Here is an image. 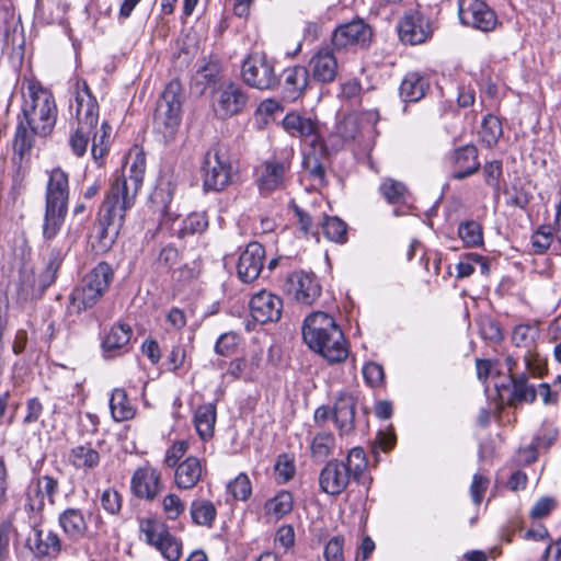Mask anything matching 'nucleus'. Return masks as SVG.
<instances>
[{
    "label": "nucleus",
    "instance_id": "29",
    "mask_svg": "<svg viewBox=\"0 0 561 561\" xmlns=\"http://www.w3.org/2000/svg\"><path fill=\"white\" fill-rule=\"evenodd\" d=\"M478 148L474 145H465L457 148L453 156L451 161L455 168L453 178L462 180L468 178L480 169Z\"/></svg>",
    "mask_w": 561,
    "mask_h": 561
},
{
    "label": "nucleus",
    "instance_id": "27",
    "mask_svg": "<svg viewBox=\"0 0 561 561\" xmlns=\"http://www.w3.org/2000/svg\"><path fill=\"white\" fill-rule=\"evenodd\" d=\"M133 330L128 324H114L104 335L101 347L105 358H114L128 352Z\"/></svg>",
    "mask_w": 561,
    "mask_h": 561
},
{
    "label": "nucleus",
    "instance_id": "32",
    "mask_svg": "<svg viewBox=\"0 0 561 561\" xmlns=\"http://www.w3.org/2000/svg\"><path fill=\"white\" fill-rule=\"evenodd\" d=\"M202 474V461L197 457L191 456L176 466L174 482L179 489L188 490L198 483Z\"/></svg>",
    "mask_w": 561,
    "mask_h": 561
},
{
    "label": "nucleus",
    "instance_id": "23",
    "mask_svg": "<svg viewBox=\"0 0 561 561\" xmlns=\"http://www.w3.org/2000/svg\"><path fill=\"white\" fill-rule=\"evenodd\" d=\"M130 486L135 496L152 501L161 491V474L151 467L138 468L131 477Z\"/></svg>",
    "mask_w": 561,
    "mask_h": 561
},
{
    "label": "nucleus",
    "instance_id": "57",
    "mask_svg": "<svg viewBox=\"0 0 561 561\" xmlns=\"http://www.w3.org/2000/svg\"><path fill=\"white\" fill-rule=\"evenodd\" d=\"M188 443L186 440L175 442L165 453L164 465L173 468L179 465L180 459L186 454Z\"/></svg>",
    "mask_w": 561,
    "mask_h": 561
},
{
    "label": "nucleus",
    "instance_id": "58",
    "mask_svg": "<svg viewBox=\"0 0 561 561\" xmlns=\"http://www.w3.org/2000/svg\"><path fill=\"white\" fill-rule=\"evenodd\" d=\"M363 376L370 387H378L383 381V368L375 362L367 363L363 367Z\"/></svg>",
    "mask_w": 561,
    "mask_h": 561
},
{
    "label": "nucleus",
    "instance_id": "22",
    "mask_svg": "<svg viewBox=\"0 0 561 561\" xmlns=\"http://www.w3.org/2000/svg\"><path fill=\"white\" fill-rule=\"evenodd\" d=\"M265 250L259 242H250L241 253L237 266L238 276L243 283L255 280L262 270Z\"/></svg>",
    "mask_w": 561,
    "mask_h": 561
},
{
    "label": "nucleus",
    "instance_id": "51",
    "mask_svg": "<svg viewBox=\"0 0 561 561\" xmlns=\"http://www.w3.org/2000/svg\"><path fill=\"white\" fill-rule=\"evenodd\" d=\"M172 197H173V190L170 186V184H168L167 188L160 187L159 190H157L154 192V195H153L154 201L160 198L161 202L163 203V207L161 209L162 225H165L169 221H174L178 218L176 211L173 210L171 207Z\"/></svg>",
    "mask_w": 561,
    "mask_h": 561
},
{
    "label": "nucleus",
    "instance_id": "49",
    "mask_svg": "<svg viewBox=\"0 0 561 561\" xmlns=\"http://www.w3.org/2000/svg\"><path fill=\"white\" fill-rule=\"evenodd\" d=\"M458 234L468 247H478L483 243L481 226L473 220L459 225Z\"/></svg>",
    "mask_w": 561,
    "mask_h": 561
},
{
    "label": "nucleus",
    "instance_id": "38",
    "mask_svg": "<svg viewBox=\"0 0 561 561\" xmlns=\"http://www.w3.org/2000/svg\"><path fill=\"white\" fill-rule=\"evenodd\" d=\"M538 336L537 329L527 325L520 324L515 327L512 334V342L517 347L526 348V353L524 354V359L528 369L533 370L530 364L531 350L535 346L536 337Z\"/></svg>",
    "mask_w": 561,
    "mask_h": 561
},
{
    "label": "nucleus",
    "instance_id": "52",
    "mask_svg": "<svg viewBox=\"0 0 561 561\" xmlns=\"http://www.w3.org/2000/svg\"><path fill=\"white\" fill-rule=\"evenodd\" d=\"M379 191L389 203L396 204L403 201L407 188L403 183L387 179L380 185Z\"/></svg>",
    "mask_w": 561,
    "mask_h": 561
},
{
    "label": "nucleus",
    "instance_id": "24",
    "mask_svg": "<svg viewBox=\"0 0 561 561\" xmlns=\"http://www.w3.org/2000/svg\"><path fill=\"white\" fill-rule=\"evenodd\" d=\"M59 492V482L56 478L45 474L38 477L28 486L27 505L32 511H42L45 506V497L53 505Z\"/></svg>",
    "mask_w": 561,
    "mask_h": 561
},
{
    "label": "nucleus",
    "instance_id": "56",
    "mask_svg": "<svg viewBox=\"0 0 561 561\" xmlns=\"http://www.w3.org/2000/svg\"><path fill=\"white\" fill-rule=\"evenodd\" d=\"M505 194L507 196L506 204L520 209L526 208L531 199V194L522 187L513 186Z\"/></svg>",
    "mask_w": 561,
    "mask_h": 561
},
{
    "label": "nucleus",
    "instance_id": "20",
    "mask_svg": "<svg viewBox=\"0 0 561 561\" xmlns=\"http://www.w3.org/2000/svg\"><path fill=\"white\" fill-rule=\"evenodd\" d=\"M351 478L343 461L331 460L321 470L319 484L324 493L336 496L347 488Z\"/></svg>",
    "mask_w": 561,
    "mask_h": 561
},
{
    "label": "nucleus",
    "instance_id": "46",
    "mask_svg": "<svg viewBox=\"0 0 561 561\" xmlns=\"http://www.w3.org/2000/svg\"><path fill=\"white\" fill-rule=\"evenodd\" d=\"M335 447V437L330 432L318 433L311 442V454L316 459H325Z\"/></svg>",
    "mask_w": 561,
    "mask_h": 561
},
{
    "label": "nucleus",
    "instance_id": "37",
    "mask_svg": "<svg viewBox=\"0 0 561 561\" xmlns=\"http://www.w3.org/2000/svg\"><path fill=\"white\" fill-rule=\"evenodd\" d=\"M110 409L112 416L116 422L130 420L135 415V409L130 403L126 391L121 388L113 390L110 399Z\"/></svg>",
    "mask_w": 561,
    "mask_h": 561
},
{
    "label": "nucleus",
    "instance_id": "53",
    "mask_svg": "<svg viewBox=\"0 0 561 561\" xmlns=\"http://www.w3.org/2000/svg\"><path fill=\"white\" fill-rule=\"evenodd\" d=\"M228 490L236 500L245 501L252 492L249 477L244 473H240L228 484Z\"/></svg>",
    "mask_w": 561,
    "mask_h": 561
},
{
    "label": "nucleus",
    "instance_id": "61",
    "mask_svg": "<svg viewBox=\"0 0 561 561\" xmlns=\"http://www.w3.org/2000/svg\"><path fill=\"white\" fill-rule=\"evenodd\" d=\"M557 502L551 496L540 497L530 510V517L534 519H541L548 516L556 507Z\"/></svg>",
    "mask_w": 561,
    "mask_h": 561
},
{
    "label": "nucleus",
    "instance_id": "64",
    "mask_svg": "<svg viewBox=\"0 0 561 561\" xmlns=\"http://www.w3.org/2000/svg\"><path fill=\"white\" fill-rule=\"evenodd\" d=\"M484 181L488 185L497 188L499 180L502 175V162L494 160L483 167Z\"/></svg>",
    "mask_w": 561,
    "mask_h": 561
},
{
    "label": "nucleus",
    "instance_id": "8",
    "mask_svg": "<svg viewBox=\"0 0 561 561\" xmlns=\"http://www.w3.org/2000/svg\"><path fill=\"white\" fill-rule=\"evenodd\" d=\"M182 84L179 80H171L158 102L154 113V128L165 138L172 137L181 122Z\"/></svg>",
    "mask_w": 561,
    "mask_h": 561
},
{
    "label": "nucleus",
    "instance_id": "36",
    "mask_svg": "<svg viewBox=\"0 0 561 561\" xmlns=\"http://www.w3.org/2000/svg\"><path fill=\"white\" fill-rule=\"evenodd\" d=\"M216 415V405L214 403H205L196 409L194 423L202 439L206 440L213 437Z\"/></svg>",
    "mask_w": 561,
    "mask_h": 561
},
{
    "label": "nucleus",
    "instance_id": "40",
    "mask_svg": "<svg viewBox=\"0 0 561 561\" xmlns=\"http://www.w3.org/2000/svg\"><path fill=\"white\" fill-rule=\"evenodd\" d=\"M208 228V219L204 213L190 214L183 221L181 227L173 233L179 239L188 236L201 234Z\"/></svg>",
    "mask_w": 561,
    "mask_h": 561
},
{
    "label": "nucleus",
    "instance_id": "21",
    "mask_svg": "<svg viewBox=\"0 0 561 561\" xmlns=\"http://www.w3.org/2000/svg\"><path fill=\"white\" fill-rule=\"evenodd\" d=\"M328 156L329 148L324 140L310 144L304 152V171L320 185L325 183Z\"/></svg>",
    "mask_w": 561,
    "mask_h": 561
},
{
    "label": "nucleus",
    "instance_id": "44",
    "mask_svg": "<svg viewBox=\"0 0 561 561\" xmlns=\"http://www.w3.org/2000/svg\"><path fill=\"white\" fill-rule=\"evenodd\" d=\"M512 397L511 402H533L536 399L537 391L534 386L528 385L525 375L511 376Z\"/></svg>",
    "mask_w": 561,
    "mask_h": 561
},
{
    "label": "nucleus",
    "instance_id": "17",
    "mask_svg": "<svg viewBox=\"0 0 561 561\" xmlns=\"http://www.w3.org/2000/svg\"><path fill=\"white\" fill-rule=\"evenodd\" d=\"M371 28L362 19L342 24L332 35V45L335 49H346L352 46H368L371 39Z\"/></svg>",
    "mask_w": 561,
    "mask_h": 561
},
{
    "label": "nucleus",
    "instance_id": "47",
    "mask_svg": "<svg viewBox=\"0 0 561 561\" xmlns=\"http://www.w3.org/2000/svg\"><path fill=\"white\" fill-rule=\"evenodd\" d=\"M367 459L363 448L354 447L350 450L345 468L354 480H358L367 468Z\"/></svg>",
    "mask_w": 561,
    "mask_h": 561
},
{
    "label": "nucleus",
    "instance_id": "18",
    "mask_svg": "<svg viewBox=\"0 0 561 561\" xmlns=\"http://www.w3.org/2000/svg\"><path fill=\"white\" fill-rule=\"evenodd\" d=\"M25 546L38 559L56 558L61 550V541L56 533L37 527L28 534Z\"/></svg>",
    "mask_w": 561,
    "mask_h": 561
},
{
    "label": "nucleus",
    "instance_id": "55",
    "mask_svg": "<svg viewBox=\"0 0 561 561\" xmlns=\"http://www.w3.org/2000/svg\"><path fill=\"white\" fill-rule=\"evenodd\" d=\"M100 502L101 506L111 515L117 514L122 508V496L112 488L102 492Z\"/></svg>",
    "mask_w": 561,
    "mask_h": 561
},
{
    "label": "nucleus",
    "instance_id": "28",
    "mask_svg": "<svg viewBox=\"0 0 561 561\" xmlns=\"http://www.w3.org/2000/svg\"><path fill=\"white\" fill-rule=\"evenodd\" d=\"M355 398L346 392L340 393L333 405L332 419L341 435H348L355 428Z\"/></svg>",
    "mask_w": 561,
    "mask_h": 561
},
{
    "label": "nucleus",
    "instance_id": "42",
    "mask_svg": "<svg viewBox=\"0 0 561 561\" xmlns=\"http://www.w3.org/2000/svg\"><path fill=\"white\" fill-rule=\"evenodd\" d=\"M503 134L502 123L494 115H486L479 130L481 141L488 147L492 148L495 146Z\"/></svg>",
    "mask_w": 561,
    "mask_h": 561
},
{
    "label": "nucleus",
    "instance_id": "15",
    "mask_svg": "<svg viewBox=\"0 0 561 561\" xmlns=\"http://www.w3.org/2000/svg\"><path fill=\"white\" fill-rule=\"evenodd\" d=\"M44 243L49 252L44 271L34 279L31 291L26 290V295H31L32 297L42 296L44 291L55 283L64 259L70 250V244L66 241L61 245H58L55 243V239H53L49 245L44 239Z\"/></svg>",
    "mask_w": 561,
    "mask_h": 561
},
{
    "label": "nucleus",
    "instance_id": "63",
    "mask_svg": "<svg viewBox=\"0 0 561 561\" xmlns=\"http://www.w3.org/2000/svg\"><path fill=\"white\" fill-rule=\"evenodd\" d=\"M13 530L14 527L10 520H3L0 523V561H7L8 559Z\"/></svg>",
    "mask_w": 561,
    "mask_h": 561
},
{
    "label": "nucleus",
    "instance_id": "3",
    "mask_svg": "<svg viewBox=\"0 0 561 561\" xmlns=\"http://www.w3.org/2000/svg\"><path fill=\"white\" fill-rule=\"evenodd\" d=\"M302 339L310 350L320 354L329 364L342 363L347 358L344 334L335 320L325 312H312L305 319Z\"/></svg>",
    "mask_w": 561,
    "mask_h": 561
},
{
    "label": "nucleus",
    "instance_id": "41",
    "mask_svg": "<svg viewBox=\"0 0 561 561\" xmlns=\"http://www.w3.org/2000/svg\"><path fill=\"white\" fill-rule=\"evenodd\" d=\"M220 73L217 61L204 62L192 78V85L203 93L207 85L214 83Z\"/></svg>",
    "mask_w": 561,
    "mask_h": 561
},
{
    "label": "nucleus",
    "instance_id": "26",
    "mask_svg": "<svg viewBox=\"0 0 561 561\" xmlns=\"http://www.w3.org/2000/svg\"><path fill=\"white\" fill-rule=\"evenodd\" d=\"M290 168V162L287 159L266 160L259 170V187L264 194L271 193L282 187L285 174Z\"/></svg>",
    "mask_w": 561,
    "mask_h": 561
},
{
    "label": "nucleus",
    "instance_id": "2",
    "mask_svg": "<svg viewBox=\"0 0 561 561\" xmlns=\"http://www.w3.org/2000/svg\"><path fill=\"white\" fill-rule=\"evenodd\" d=\"M22 98V117L13 142L21 158L32 149L35 135L46 137L54 130L58 113L53 93L38 82H28Z\"/></svg>",
    "mask_w": 561,
    "mask_h": 561
},
{
    "label": "nucleus",
    "instance_id": "14",
    "mask_svg": "<svg viewBox=\"0 0 561 561\" xmlns=\"http://www.w3.org/2000/svg\"><path fill=\"white\" fill-rule=\"evenodd\" d=\"M248 100V94L241 84L224 82L214 91L213 110L218 118L226 119L241 113Z\"/></svg>",
    "mask_w": 561,
    "mask_h": 561
},
{
    "label": "nucleus",
    "instance_id": "62",
    "mask_svg": "<svg viewBox=\"0 0 561 561\" xmlns=\"http://www.w3.org/2000/svg\"><path fill=\"white\" fill-rule=\"evenodd\" d=\"M344 539L342 536L331 538L324 548V558L327 561H344L343 556Z\"/></svg>",
    "mask_w": 561,
    "mask_h": 561
},
{
    "label": "nucleus",
    "instance_id": "10",
    "mask_svg": "<svg viewBox=\"0 0 561 561\" xmlns=\"http://www.w3.org/2000/svg\"><path fill=\"white\" fill-rule=\"evenodd\" d=\"M438 1L423 2V7L419 8L413 13L405 14L399 23L398 31L400 39L411 45H417L424 43L432 34V25L428 18L424 16V13L434 15L439 12Z\"/></svg>",
    "mask_w": 561,
    "mask_h": 561
},
{
    "label": "nucleus",
    "instance_id": "33",
    "mask_svg": "<svg viewBox=\"0 0 561 561\" xmlns=\"http://www.w3.org/2000/svg\"><path fill=\"white\" fill-rule=\"evenodd\" d=\"M100 460V453L90 443L75 446L69 453V462L84 472L93 471Z\"/></svg>",
    "mask_w": 561,
    "mask_h": 561
},
{
    "label": "nucleus",
    "instance_id": "60",
    "mask_svg": "<svg viewBox=\"0 0 561 561\" xmlns=\"http://www.w3.org/2000/svg\"><path fill=\"white\" fill-rule=\"evenodd\" d=\"M163 511L169 519H176L184 512V503L176 494H168L162 501Z\"/></svg>",
    "mask_w": 561,
    "mask_h": 561
},
{
    "label": "nucleus",
    "instance_id": "34",
    "mask_svg": "<svg viewBox=\"0 0 561 561\" xmlns=\"http://www.w3.org/2000/svg\"><path fill=\"white\" fill-rule=\"evenodd\" d=\"M430 82L419 72H409L400 84V96L404 102H417L426 93Z\"/></svg>",
    "mask_w": 561,
    "mask_h": 561
},
{
    "label": "nucleus",
    "instance_id": "45",
    "mask_svg": "<svg viewBox=\"0 0 561 561\" xmlns=\"http://www.w3.org/2000/svg\"><path fill=\"white\" fill-rule=\"evenodd\" d=\"M323 234L331 241L343 243L347 239V225L339 217L324 216L321 224Z\"/></svg>",
    "mask_w": 561,
    "mask_h": 561
},
{
    "label": "nucleus",
    "instance_id": "31",
    "mask_svg": "<svg viewBox=\"0 0 561 561\" xmlns=\"http://www.w3.org/2000/svg\"><path fill=\"white\" fill-rule=\"evenodd\" d=\"M312 78L322 83L332 82L337 73V61L329 48L320 49L309 61Z\"/></svg>",
    "mask_w": 561,
    "mask_h": 561
},
{
    "label": "nucleus",
    "instance_id": "11",
    "mask_svg": "<svg viewBox=\"0 0 561 561\" xmlns=\"http://www.w3.org/2000/svg\"><path fill=\"white\" fill-rule=\"evenodd\" d=\"M140 531L145 535L146 541L159 550L167 560L179 561L182 554V542L169 531L162 520L142 519Z\"/></svg>",
    "mask_w": 561,
    "mask_h": 561
},
{
    "label": "nucleus",
    "instance_id": "39",
    "mask_svg": "<svg viewBox=\"0 0 561 561\" xmlns=\"http://www.w3.org/2000/svg\"><path fill=\"white\" fill-rule=\"evenodd\" d=\"M190 514L194 524L211 527L217 510L214 503L208 500H194L190 507Z\"/></svg>",
    "mask_w": 561,
    "mask_h": 561
},
{
    "label": "nucleus",
    "instance_id": "7",
    "mask_svg": "<svg viewBox=\"0 0 561 561\" xmlns=\"http://www.w3.org/2000/svg\"><path fill=\"white\" fill-rule=\"evenodd\" d=\"M114 278V271L106 262H100L73 288L69 309L81 313L92 308L108 289Z\"/></svg>",
    "mask_w": 561,
    "mask_h": 561
},
{
    "label": "nucleus",
    "instance_id": "30",
    "mask_svg": "<svg viewBox=\"0 0 561 561\" xmlns=\"http://www.w3.org/2000/svg\"><path fill=\"white\" fill-rule=\"evenodd\" d=\"M59 526L62 531L73 541L89 537L88 520L79 508L68 507L59 514Z\"/></svg>",
    "mask_w": 561,
    "mask_h": 561
},
{
    "label": "nucleus",
    "instance_id": "35",
    "mask_svg": "<svg viewBox=\"0 0 561 561\" xmlns=\"http://www.w3.org/2000/svg\"><path fill=\"white\" fill-rule=\"evenodd\" d=\"M308 69L302 66L287 68L284 71V90L286 98L296 100L308 85Z\"/></svg>",
    "mask_w": 561,
    "mask_h": 561
},
{
    "label": "nucleus",
    "instance_id": "9",
    "mask_svg": "<svg viewBox=\"0 0 561 561\" xmlns=\"http://www.w3.org/2000/svg\"><path fill=\"white\" fill-rule=\"evenodd\" d=\"M232 167L225 146L216 144L205 153L202 173L203 185L207 191L219 192L231 183Z\"/></svg>",
    "mask_w": 561,
    "mask_h": 561
},
{
    "label": "nucleus",
    "instance_id": "19",
    "mask_svg": "<svg viewBox=\"0 0 561 561\" xmlns=\"http://www.w3.org/2000/svg\"><path fill=\"white\" fill-rule=\"evenodd\" d=\"M249 306L252 318L260 323L277 321L282 316V299L266 290L255 294Z\"/></svg>",
    "mask_w": 561,
    "mask_h": 561
},
{
    "label": "nucleus",
    "instance_id": "54",
    "mask_svg": "<svg viewBox=\"0 0 561 561\" xmlns=\"http://www.w3.org/2000/svg\"><path fill=\"white\" fill-rule=\"evenodd\" d=\"M239 342L240 336L236 332L222 333L215 344V352L221 356H228L236 351Z\"/></svg>",
    "mask_w": 561,
    "mask_h": 561
},
{
    "label": "nucleus",
    "instance_id": "48",
    "mask_svg": "<svg viewBox=\"0 0 561 561\" xmlns=\"http://www.w3.org/2000/svg\"><path fill=\"white\" fill-rule=\"evenodd\" d=\"M556 239L553 225H541L531 236V245L535 253H545Z\"/></svg>",
    "mask_w": 561,
    "mask_h": 561
},
{
    "label": "nucleus",
    "instance_id": "4",
    "mask_svg": "<svg viewBox=\"0 0 561 561\" xmlns=\"http://www.w3.org/2000/svg\"><path fill=\"white\" fill-rule=\"evenodd\" d=\"M69 175L61 168H54L48 175L45 193L43 238L50 245L56 239L68 211Z\"/></svg>",
    "mask_w": 561,
    "mask_h": 561
},
{
    "label": "nucleus",
    "instance_id": "6",
    "mask_svg": "<svg viewBox=\"0 0 561 561\" xmlns=\"http://www.w3.org/2000/svg\"><path fill=\"white\" fill-rule=\"evenodd\" d=\"M76 117L78 127L69 139L72 152L77 157L85 153L90 135L99 122V104L92 95L87 81L77 82L76 92Z\"/></svg>",
    "mask_w": 561,
    "mask_h": 561
},
{
    "label": "nucleus",
    "instance_id": "16",
    "mask_svg": "<svg viewBox=\"0 0 561 561\" xmlns=\"http://www.w3.org/2000/svg\"><path fill=\"white\" fill-rule=\"evenodd\" d=\"M459 19L482 32H490L497 24L495 12L482 0H459Z\"/></svg>",
    "mask_w": 561,
    "mask_h": 561
},
{
    "label": "nucleus",
    "instance_id": "43",
    "mask_svg": "<svg viewBox=\"0 0 561 561\" xmlns=\"http://www.w3.org/2000/svg\"><path fill=\"white\" fill-rule=\"evenodd\" d=\"M266 515L280 519L293 510V496L289 492L283 491L265 503Z\"/></svg>",
    "mask_w": 561,
    "mask_h": 561
},
{
    "label": "nucleus",
    "instance_id": "5",
    "mask_svg": "<svg viewBox=\"0 0 561 561\" xmlns=\"http://www.w3.org/2000/svg\"><path fill=\"white\" fill-rule=\"evenodd\" d=\"M380 116L377 110L351 113L336 122L328 137L332 150L337 151L346 144L356 142L358 146H370L377 136L376 124Z\"/></svg>",
    "mask_w": 561,
    "mask_h": 561
},
{
    "label": "nucleus",
    "instance_id": "50",
    "mask_svg": "<svg viewBox=\"0 0 561 561\" xmlns=\"http://www.w3.org/2000/svg\"><path fill=\"white\" fill-rule=\"evenodd\" d=\"M259 365V358L253 357L250 363L244 358H236L230 362L227 374L234 379L243 378L250 380L253 378L254 368Z\"/></svg>",
    "mask_w": 561,
    "mask_h": 561
},
{
    "label": "nucleus",
    "instance_id": "59",
    "mask_svg": "<svg viewBox=\"0 0 561 561\" xmlns=\"http://www.w3.org/2000/svg\"><path fill=\"white\" fill-rule=\"evenodd\" d=\"M554 436H537L534 442L526 448L520 450V454L525 455V462L530 463L537 459V449L538 448H549L552 444Z\"/></svg>",
    "mask_w": 561,
    "mask_h": 561
},
{
    "label": "nucleus",
    "instance_id": "13",
    "mask_svg": "<svg viewBox=\"0 0 561 561\" xmlns=\"http://www.w3.org/2000/svg\"><path fill=\"white\" fill-rule=\"evenodd\" d=\"M241 75L244 83L259 90L274 89L279 80L274 64L264 54H252L242 64Z\"/></svg>",
    "mask_w": 561,
    "mask_h": 561
},
{
    "label": "nucleus",
    "instance_id": "25",
    "mask_svg": "<svg viewBox=\"0 0 561 561\" xmlns=\"http://www.w3.org/2000/svg\"><path fill=\"white\" fill-rule=\"evenodd\" d=\"M283 127L291 137L309 140L310 144L324 140L318 121L311 117L288 113L283 119Z\"/></svg>",
    "mask_w": 561,
    "mask_h": 561
},
{
    "label": "nucleus",
    "instance_id": "12",
    "mask_svg": "<svg viewBox=\"0 0 561 561\" xmlns=\"http://www.w3.org/2000/svg\"><path fill=\"white\" fill-rule=\"evenodd\" d=\"M282 289L289 300L304 306L313 305L322 291L317 276L305 271H295L287 275Z\"/></svg>",
    "mask_w": 561,
    "mask_h": 561
},
{
    "label": "nucleus",
    "instance_id": "1",
    "mask_svg": "<svg viewBox=\"0 0 561 561\" xmlns=\"http://www.w3.org/2000/svg\"><path fill=\"white\" fill-rule=\"evenodd\" d=\"M126 170L111 184L100 209L95 240L101 251L108 250L123 227L125 215L136 201L146 172V156L134 147L126 156Z\"/></svg>",
    "mask_w": 561,
    "mask_h": 561
}]
</instances>
